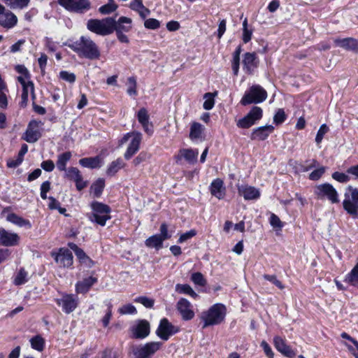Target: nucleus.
<instances>
[{"label": "nucleus", "instance_id": "nucleus-1", "mask_svg": "<svg viewBox=\"0 0 358 358\" xmlns=\"http://www.w3.org/2000/svg\"><path fill=\"white\" fill-rule=\"evenodd\" d=\"M69 47L80 57L90 60H96L101 57V51L98 45L88 36H82Z\"/></svg>", "mask_w": 358, "mask_h": 358}, {"label": "nucleus", "instance_id": "nucleus-2", "mask_svg": "<svg viewBox=\"0 0 358 358\" xmlns=\"http://www.w3.org/2000/svg\"><path fill=\"white\" fill-rule=\"evenodd\" d=\"M226 316V307L222 303H215L201 315L202 329L222 323Z\"/></svg>", "mask_w": 358, "mask_h": 358}, {"label": "nucleus", "instance_id": "nucleus-3", "mask_svg": "<svg viewBox=\"0 0 358 358\" xmlns=\"http://www.w3.org/2000/svg\"><path fill=\"white\" fill-rule=\"evenodd\" d=\"M87 28L97 35H109L115 31V18L108 17L101 20L90 19L87 22Z\"/></svg>", "mask_w": 358, "mask_h": 358}, {"label": "nucleus", "instance_id": "nucleus-4", "mask_svg": "<svg viewBox=\"0 0 358 358\" xmlns=\"http://www.w3.org/2000/svg\"><path fill=\"white\" fill-rule=\"evenodd\" d=\"M343 207L353 219L358 218V189L349 185L345 190Z\"/></svg>", "mask_w": 358, "mask_h": 358}, {"label": "nucleus", "instance_id": "nucleus-5", "mask_svg": "<svg viewBox=\"0 0 358 358\" xmlns=\"http://www.w3.org/2000/svg\"><path fill=\"white\" fill-rule=\"evenodd\" d=\"M266 98V91L262 86L254 85L245 93L241 100V103L243 106L251 103H259L265 101Z\"/></svg>", "mask_w": 358, "mask_h": 358}, {"label": "nucleus", "instance_id": "nucleus-6", "mask_svg": "<svg viewBox=\"0 0 358 358\" xmlns=\"http://www.w3.org/2000/svg\"><path fill=\"white\" fill-rule=\"evenodd\" d=\"M163 345L160 341H152L139 345L133 349L135 358H151Z\"/></svg>", "mask_w": 358, "mask_h": 358}, {"label": "nucleus", "instance_id": "nucleus-7", "mask_svg": "<svg viewBox=\"0 0 358 358\" xmlns=\"http://www.w3.org/2000/svg\"><path fill=\"white\" fill-rule=\"evenodd\" d=\"M315 195L319 199H328L331 203L339 202L338 194L334 186L329 183H323L315 186Z\"/></svg>", "mask_w": 358, "mask_h": 358}, {"label": "nucleus", "instance_id": "nucleus-8", "mask_svg": "<svg viewBox=\"0 0 358 358\" xmlns=\"http://www.w3.org/2000/svg\"><path fill=\"white\" fill-rule=\"evenodd\" d=\"M179 331V328L172 324L167 318H162L156 329V335L162 341H168L171 336Z\"/></svg>", "mask_w": 358, "mask_h": 358}, {"label": "nucleus", "instance_id": "nucleus-9", "mask_svg": "<svg viewBox=\"0 0 358 358\" xmlns=\"http://www.w3.org/2000/svg\"><path fill=\"white\" fill-rule=\"evenodd\" d=\"M59 3L66 10L77 13H84L91 8L89 0H59Z\"/></svg>", "mask_w": 358, "mask_h": 358}, {"label": "nucleus", "instance_id": "nucleus-10", "mask_svg": "<svg viewBox=\"0 0 358 358\" xmlns=\"http://www.w3.org/2000/svg\"><path fill=\"white\" fill-rule=\"evenodd\" d=\"M56 303L62 307V311L66 314L73 312L78 305V297L74 294H62V297L57 299Z\"/></svg>", "mask_w": 358, "mask_h": 358}, {"label": "nucleus", "instance_id": "nucleus-11", "mask_svg": "<svg viewBox=\"0 0 358 358\" xmlns=\"http://www.w3.org/2000/svg\"><path fill=\"white\" fill-rule=\"evenodd\" d=\"M42 125H43V123L41 121L36 120H31L22 138L29 143L36 142L41 137L39 127Z\"/></svg>", "mask_w": 358, "mask_h": 358}, {"label": "nucleus", "instance_id": "nucleus-12", "mask_svg": "<svg viewBox=\"0 0 358 358\" xmlns=\"http://www.w3.org/2000/svg\"><path fill=\"white\" fill-rule=\"evenodd\" d=\"M131 336L136 339H144L150 333V323L145 320H139L131 328Z\"/></svg>", "mask_w": 358, "mask_h": 358}, {"label": "nucleus", "instance_id": "nucleus-13", "mask_svg": "<svg viewBox=\"0 0 358 358\" xmlns=\"http://www.w3.org/2000/svg\"><path fill=\"white\" fill-rule=\"evenodd\" d=\"M176 308L183 320L188 321L194 317L195 313L193 309V306L185 298L179 299L176 304Z\"/></svg>", "mask_w": 358, "mask_h": 358}, {"label": "nucleus", "instance_id": "nucleus-14", "mask_svg": "<svg viewBox=\"0 0 358 358\" xmlns=\"http://www.w3.org/2000/svg\"><path fill=\"white\" fill-rule=\"evenodd\" d=\"M20 236L16 233L9 232L3 228H0V245L6 247L17 245Z\"/></svg>", "mask_w": 358, "mask_h": 358}, {"label": "nucleus", "instance_id": "nucleus-15", "mask_svg": "<svg viewBox=\"0 0 358 358\" xmlns=\"http://www.w3.org/2000/svg\"><path fill=\"white\" fill-rule=\"evenodd\" d=\"M132 139L124 155L126 159H131L139 150L142 134L138 131L132 132Z\"/></svg>", "mask_w": 358, "mask_h": 358}, {"label": "nucleus", "instance_id": "nucleus-16", "mask_svg": "<svg viewBox=\"0 0 358 358\" xmlns=\"http://www.w3.org/2000/svg\"><path fill=\"white\" fill-rule=\"evenodd\" d=\"M273 345L275 349L285 357L292 358L296 355V351L287 345L285 341L280 336H276L273 338Z\"/></svg>", "mask_w": 358, "mask_h": 358}, {"label": "nucleus", "instance_id": "nucleus-17", "mask_svg": "<svg viewBox=\"0 0 358 358\" xmlns=\"http://www.w3.org/2000/svg\"><path fill=\"white\" fill-rule=\"evenodd\" d=\"M73 255L68 249L61 248L55 255V260L60 266L70 267L73 264Z\"/></svg>", "mask_w": 358, "mask_h": 358}, {"label": "nucleus", "instance_id": "nucleus-18", "mask_svg": "<svg viewBox=\"0 0 358 358\" xmlns=\"http://www.w3.org/2000/svg\"><path fill=\"white\" fill-rule=\"evenodd\" d=\"M137 117L144 131L150 136L152 135L153 134V125L149 121L150 117L148 110L145 108H141L137 113Z\"/></svg>", "mask_w": 358, "mask_h": 358}, {"label": "nucleus", "instance_id": "nucleus-19", "mask_svg": "<svg viewBox=\"0 0 358 358\" xmlns=\"http://www.w3.org/2000/svg\"><path fill=\"white\" fill-rule=\"evenodd\" d=\"M238 192L245 200L257 199L260 196L259 189L249 185H238Z\"/></svg>", "mask_w": 358, "mask_h": 358}, {"label": "nucleus", "instance_id": "nucleus-20", "mask_svg": "<svg viewBox=\"0 0 358 358\" xmlns=\"http://www.w3.org/2000/svg\"><path fill=\"white\" fill-rule=\"evenodd\" d=\"M17 23V16L10 10H6L0 14V25L3 27L10 29Z\"/></svg>", "mask_w": 358, "mask_h": 358}, {"label": "nucleus", "instance_id": "nucleus-21", "mask_svg": "<svg viewBox=\"0 0 358 358\" xmlns=\"http://www.w3.org/2000/svg\"><path fill=\"white\" fill-rule=\"evenodd\" d=\"M68 246L74 252L81 264H85L90 268L93 266V261L85 254L84 250L80 248L76 243H69Z\"/></svg>", "mask_w": 358, "mask_h": 358}, {"label": "nucleus", "instance_id": "nucleus-22", "mask_svg": "<svg viewBox=\"0 0 358 358\" xmlns=\"http://www.w3.org/2000/svg\"><path fill=\"white\" fill-rule=\"evenodd\" d=\"M272 125L259 127L253 130L251 134L252 140L264 141L273 131Z\"/></svg>", "mask_w": 358, "mask_h": 358}, {"label": "nucleus", "instance_id": "nucleus-23", "mask_svg": "<svg viewBox=\"0 0 358 358\" xmlns=\"http://www.w3.org/2000/svg\"><path fill=\"white\" fill-rule=\"evenodd\" d=\"M210 194L218 199H222L225 196V187L223 180L216 178L213 180L210 185Z\"/></svg>", "mask_w": 358, "mask_h": 358}, {"label": "nucleus", "instance_id": "nucleus-24", "mask_svg": "<svg viewBox=\"0 0 358 358\" xmlns=\"http://www.w3.org/2000/svg\"><path fill=\"white\" fill-rule=\"evenodd\" d=\"M259 61L254 52H247L243 60V68L248 73H252L258 66Z\"/></svg>", "mask_w": 358, "mask_h": 358}, {"label": "nucleus", "instance_id": "nucleus-25", "mask_svg": "<svg viewBox=\"0 0 358 358\" xmlns=\"http://www.w3.org/2000/svg\"><path fill=\"white\" fill-rule=\"evenodd\" d=\"M205 127L201 123L194 122L192 123L190 126L189 131V138L193 141H202L204 140V132Z\"/></svg>", "mask_w": 358, "mask_h": 358}, {"label": "nucleus", "instance_id": "nucleus-26", "mask_svg": "<svg viewBox=\"0 0 358 358\" xmlns=\"http://www.w3.org/2000/svg\"><path fill=\"white\" fill-rule=\"evenodd\" d=\"M334 43L345 50L358 51V41L354 38H336Z\"/></svg>", "mask_w": 358, "mask_h": 358}, {"label": "nucleus", "instance_id": "nucleus-27", "mask_svg": "<svg viewBox=\"0 0 358 358\" xmlns=\"http://www.w3.org/2000/svg\"><path fill=\"white\" fill-rule=\"evenodd\" d=\"M97 282V278L95 277L90 276L84 278L81 281H78L76 285V291L77 293L85 294L90 287Z\"/></svg>", "mask_w": 358, "mask_h": 358}, {"label": "nucleus", "instance_id": "nucleus-28", "mask_svg": "<svg viewBox=\"0 0 358 358\" xmlns=\"http://www.w3.org/2000/svg\"><path fill=\"white\" fill-rule=\"evenodd\" d=\"M131 19L127 17H120L117 21L115 20V31L128 32L131 28Z\"/></svg>", "mask_w": 358, "mask_h": 358}, {"label": "nucleus", "instance_id": "nucleus-29", "mask_svg": "<svg viewBox=\"0 0 358 358\" xmlns=\"http://www.w3.org/2000/svg\"><path fill=\"white\" fill-rule=\"evenodd\" d=\"M101 158L99 156L94 157H85L79 160V164L85 168L96 169L101 166Z\"/></svg>", "mask_w": 358, "mask_h": 358}, {"label": "nucleus", "instance_id": "nucleus-30", "mask_svg": "<svg viewBox=\"0 0 358 358\" xmlns=\"http://www.w3.org/2000/svg\"><path fill=\"white\" fill-rule=\"evenodd\" d=\"M72 157L71 152L69 151L63 152L57 156L56 166L59 171H64L66 169V164Z\"/></svg>", "mask_w": 358, "mask_h": 358}, {"label": "nucleus", "instance_id": "nucleus-31", "mask_svg": "<svg viewBox=\"0 0 358 358\" xmlns=\"http://www.w3.org/2000/svg\"><path fill=\"white\" fill-rule=\"evenodd\" d=\"M6 219L8 222H12L13 224H16L18 227H24L27 229H30L31 227V224L29 220H25L22 217L17 215L15 213L8 214L7 215Z\"/></svg>", "mask_w": 358, "mask_h": 358}, {"label": "nucleus", "instance_id": "nucleus-32", "mask_svg": "<svg viewBox=\"0 0 358 358\" xmlns=\"http://www.w3.org/2000/svg\"><path fill=\"white\" fill-rule=\"evenodd\" d=\"M124 166L125 164L124 163L123 160L121 158H117L108 165L106 170V173L108 176H113L119 171V170L124 168Z\"/></svg>", "mask_w": 358, "mask_h": 358}, {"label": "nucleus", "instance_id": "nucleus-33", "mask_svg": "<svg viewBox=\"0 0 358 358\" xmlns=\"http://www.w3.org/2000/svg\"><path fill=\"white\" fill-rule=\"evenodd\" d=\"M164 241L159 235L155 234L147 238L145 241V244L148 248L159 250L162 248Z\"/></svg>", "mask_w": 358, "mask_h": 358}, {"label": "nucleus", "instance_id": "nucleus-34", "mask_svg": "<svg viewBox=\"0 0 358 358\" xmlns=\"http://www.w3.org/2000/svg\"><path fill=\"white\" fill-rule=\"evenodd\" d=\"M181 156L189 164H194L197 162L199 152L197 150L183 149L180 150Z\"/></svg>", "mask_w": 358, "mask_h": 358}, {"label": "nucleus", "instance_id": "nucleus-35", "mask_svg": "<svg viewBox=\"0 0 358 358\" xmlns=\"http://www.w3.org/2000/svg\"><path fill=\"white\" fill-rule=\"evenodd\" d=\"M344 281L350 285L358 287V262L345 276Z\"/></svg>", "mask_w": 358, "mask_h": 358}, {"label": "nucleus", "instance_id": "nucleus-36", "mask_svg": "<svg viewBox=\"0 0 358 358\" xmlns=\"http://www.w3.org/2000/svg\"><path fill=\"white\" fill-rule=\"evenodd\" d=\"M92 209L93 210L92 214H110V208L104 203L94 201L91 204Z\"/></svg>", "mask_w": 358, "mask_h": 358}, {"label": "nucleus", "instance_id": "nucleus-37", "mask_svg": "<svg viewBox=\"0 0 358 358\" xmlns=\"http://www.w3.org/2000/svg\"><path fill=\"white\" fill-rule=\"evenodd\" d=\"M176 291L180 294H185L196 299L198 294L193 290L190 285L187 284H177L176 285Z\"/></svg>", "mask_w": 358, "mask_h": 358}, {"label": "nucleus", "instance_id": "nucleus-38", "mask_svg": "<svg viewBox=\"0 0 358 358\" xmlns=\"http://www.w3.org/2000/svg\"><path fill=\"white\" fill-rule=\"evenodd\" d=\"M105 187V181L103 178H99L91 186V190L94 197H99Z\"/></svg>", "mask_w": 358, "mask_h": 358}, {"label": "nucleus", "instance_id": "nucleus-39", "mask_svg": "<svg viewBox=\"0 0 358 358\" xmlns=\"http://www.w3.org/2000/svg\"><path fill=\"white\" fill-rule=\"evenodd\" d=\"M31 346L33 349L41 352L45 347V340L41 335H36L30 339Z\"/></svg>", "mask_w": 358, "mask_h": 358}, {"label": "nucleus", "instance_id": "nucleus-40", "mask_svg": "<svg viewBox=\"0 0 358 358\" xmlns=\"http://www.w3.org/2000/svg\"><path fill=\"white\" fill-rule=\"evenodd\" d=\"M10 8L24 9L27 8L30 0H3Z\"/></svg>", "mask_w": 358, "mask_h": 358}, {"label": "nucleus", "instance_id": "nucleus-41", "mask_svg": "<svg viewBox=\"0 0 358 358\" xmlns=\"http://www.w3.org/2000/svg\"><path fill=\"white\" fill-rule=\"evenodd\" d=\"M110 219L109 214H92L90 216V220L94 222L101 226H105L107 220Z\"/></svg>", "mask_w": 358, "mask_h": 358}, {"label": "nucleus", "instance_id": "nucleus-42", "mask_svg": "<svg viewBox=\"0 0 358 358\" xmlns=\"http://www.w3.org/2000/svg\"><path fill=\"white\" fill-rule=\"evenodd\" d=\"M64 171L65 172L64 176L69 180H78L82 176L80 171L76 167H69Z\"/></svg>", "mask_w": 358, "mask_h": 358}, {"label": "nucleus", "instance_id": "nucleus-43", "mask_svg": "<svg viewBox=\"0 0 358 358\" xmlns=\"http://www.w3.org/2000/svg\"><path fill=\"white\" fill-rule=\"evenodd\" d=\"M127 93L132 96H135L137 95V90H136V80L134 77H129L127 79Z\"/></svg>", "mask_w": 358, "mask_h": 358}, {"label": "nucleus", "instance_id": "nucleus-44", "mask_svg": "<svg viewBox=\"0 0 358 358\" xmlns=\"http://www.w3.org/2000/svg\"><path fill=\"white\" fill-rule=\"evenodd\" d=\"M117 8V4L113 0H109L108 3L101 6L99 11L103 15L111 13L115 11Z\"/></svg>", "mask_w": 358, "mask_h": 358}, {"label": "nucleus", "instance_id": "nucleus-45", "mask_svg": "<svg viewBox=\"0 0 358 358\" xmlns=\"http://www.w3.org/2000/svg\"><path fill=\"white\" fill-rule=\"evenodd\" d=\"M215 94H217V92L215 94L208 92L204 94L205 101L203 102V107L205 110H208L213 108L215 105L214 96Z\"/></svg>", "mask_w": 358, "mask_h": 358}, {"label": "nucleus", "instance_id": "nucleus-46", "mask_svg": "<svg viewBox=\"0 0 358 358\" xmlns=\"http://www.w3.org/2000/svg\"><path fill=\"white\" fill-rule=\"evenodd\" d=\"M255 124V121L247 114L244 117L237 122L236 125L239 128L247 129Z\"/></svg>", "mask_w": 358, "mask_h": 358}, {"label": "nucleus", "instance_id": "nucleus-47", "mask_svg": "<svg viewBox=\"0 0 358 358\" xmlns=\"http://www.w3.org/2000/svg\"><path fill=\"white\" fill-rule=\"evenodd\" d=\"M27 272L23 268H20L18 273L14 280V283L16 285H21L27 282Z\"/></svg>", "mask_w": 358, "mask_h": 358}, {"label": "nucleus", "instance_id": "nucleus-48", "mask_svg": "<svg viewBox=\"0 0 358 358\" xmlns=\"http://www.w3.org/2000/svg\"><path fill=\"white\" fill-rule=\"evenodd\" d=\"M120 355L118 351L113 348H106L100 353V358H120Z\"/></svg>", "mask_w": 358, "mask_h": 358}, {"label": "nucleus", "instance_id": "nucleus-49", "mask_svg": "<svg viewBox=\"0 0 358 358\" xmlns=\"http://www.w3.org/2000/svg\"><path fill=\"white\" fill-rule=\"evenodd\" d=\"M262 109L258 106H253L248 115L256 122L262 117Z\"/></svg>", "mask_w": 358, "mask_h": 358}, {"label": "nucleus", "instance_id": "nucleus-50", "mask_svg": "<svg viewBox=\"0 0 358 358\" xmlns=\"http://www.w3.org/2000/svg\"><path fill=\"white\" fill-rule=\"evenodd\" d=\"M136 303H140L145 308H151L154 306L155 301L146 296H138L134 299Z\"/></svg>", "mask_w": 358, "mask_h": 358}, {"label": "nucleus", "instance_id": "nucleus-51", "mask_svg": "<svg viewBox=\"0 0 358 358\" xmlns=\"http://www.w3.org/2000/svg\"><path fill=\"white\" fill-rule=\"evenodd\" d=\"M106 306H108V309L106 310L105 316L102 319V323H103V326L104 327H108V325L109 324L110 318L112 317V308H113V305L111 304V303L110 301H106Z\"/></svg>", "mask_w": 358, "mask_h": 358}, {"label": "nucleus", "instance_id": "nucleus-52", "mask_svg": "<svg viewBox=\"0 0 358 358\" xmlns=\"http://www.w3.org/2000/svg\"><path fill=\"white\" fill-rule=\"evenodd\" d=\"M332 178L336 181L342 183L348 182L350 180V178L348 174L338 171L333 173Z\"/></svg>", "mask_w": 358, "mask_h": 358}, {"label": "nucleus", "instance_id": "nucleus-53", "mask_svg": "<svg viewBox=\"0 0 358 358\" xmlns=\"http://www.w3.org/2000/svg\"><path fill=\"white\" fill-rule=\"evenodd\" d=\"M328 131L329 127L326 124H323L320 126L315 137V142L317 144H320L322 142L324 136L328 132Z\"/></svg>", "mask_w": 358, "mask_h": 358}, {"label": "nucleus", "instance_id": "nucleus-54", "mask_svg": "<svg viewBox=\"0 0 358 358\" xmlns=\"http://www.w3.org/2000/svg\"><path fill=\"white\" fill-rule=\"evenodd\" d=\"M263 278H264V279L273 283L274 285H275L277 287H278L280 289H283L285 288V286L283 285V284L279 280L277 279V277L275 275L264 274L263 275Z\"/></svg>", "mask_w": 358, "mask_h": 358}, {"label": "nucleus", "instance_id": "nucleus-55", "mask_svg": "<svg viewBox=\"0 0 358 358\" xmlns=\"http://www.w3.org/2000/svg\"><path fill=\"white\" fill-rule=\"evenodd\" d=\"M191 280L194 284L200 286H203L206 283L203 275L199 272L194 273L191 276Z\"/></svg>", "mask_w": 358, "mask_h": 358}, {"label": "nucleus", "instance_id": "nucleus-56", "mask_svg": "<svg viewBox=\"0 0 358 358\" xmlns=\"http://www.w3.org/2000/svg\"><path fill=\"white\" fill-rule=\"evenodd\" d=\"M118 311L121 315H133L136 314L137 312L136 308L131 304H126L122 306L118 309Z\"/></svg>", "mask_w": 358, "mask_h": 358}, {"label": "nucleus", "instance_id": "nucleus-57", "mask_svg": "<svg viewBox=\"0 0 358 358\" xmlns=\"http://www.w3.org/2000/svg\"><path fill=\"white\" fill-rule=\"evenodd\" d=\"M17 80H18L19 83L22 85V89L23 88H29L30 89V92H31V93L32 94V98L34 99L35 98V94H34V83L31 81H27V82L24 80V78H23L21 76H19L17 78Z\"/></svg>", "mask_w": 358, "mask_h": 358}, {"label": "nucleus", "instance_id": "nucleus-58", "mask_svg": "<svg viewBox=\"0 0 358 358\" xmlns=\"http://www.w3.org/2000/svg\"><path fill=\"white\" fill-rule=\"evenodd\" d=\"M325 170H326V169L324 166H321V167L318 168L317 169L314 170L313 171H312L310 173L309 179L311 180H319L322 176V175L324 173Z\"/></svg>", "mask_w": 358, "mask_h": 358}, {"label": "nucleus", "instance_id": "nucleus-59", "mask_svg": "<svg viewBox=\"0 0 358 358\" xmlns=\"http://www.w3.org/2000/svg\"><path fill=\"white\" fill-rule=\"evenodd\" d=\"M144 26L149 29H157L160 27V22L157 19L149 18L145 20Z\"/></svg>", "mask_w": 358, "mask_h": 358}, {"label": "nucleus", "instance_id": "nucleus-60", "mask_svg": "<svg viewBox=\"0 0 358 358\" xmlns=\"http://www.w3.org/2000/svg\"><path fill=\"white\" fill-rule=\"evenodd\" d=\"M59 77L62 80L73 83L76 80V75L73 73H70L66 71H62L59 73Z\"/></svg>", "mask_w": 358, "mask_h": 358}, {"label": "nucleus", "instance_id": "nucleus-61", "mask_svg": "<svg viewBox=\"0 0 358 358\" xmlns=\"http://www.w3.org/2000/svg\"><path fill=\"white\" fill-rule=\"evenodd\" d=\"M196 231L194 229H191L189 231H187L182 234L180 235V236L178 238V242L179 243H182L185 242L186 241L190 239L191 238L196 236Z\"/></svg>", "mask_w": 358, "mask_h": 358}, {"label": "nucleus", "instance_id": "nucleus-62", "mask_svg": "<svg viewBox=\"0 0 358 358\" xmlns=\"http://www.w3.org/2000/svg\"><path fill=\"white\" fill-rule=\"evenodd\" d=\"M260 346L263 348L264 352L268 358H273L274 353L266 341H262Z\"/></svg>", "mask_w": 358, "mask_h": 358}, {"label": "nucleus", "instance_id": "nucleus-63", "mask_svg": "<svg viewBox=\"0 0 358 358\" xmlns=\"http://www.w3.org/2000/svg\"><path fill=\"white\" fill-rule=\"evenodd\" d=\"M149 157L148 155L146 152H141L132 161V164L135 166H138L142 162L146 161Z\"/></svg>", "mask_w": 358, "mask_h": 358}, {"label": "nucleus", "instance_id": "nucleus-64", "mask_svg": "<svg viewBox=\"0 0 358 358\" xmlns=\"http://www.w3.org/2000/svg\"><path fill=\"white\" fill-rule=\"evenodd\" d=\"M286 116L282 109H279L273 117V121L276 124H280L285 120Z\"/></svg>", "mask_w": 358, "mask_h": 358}]
</instances>
